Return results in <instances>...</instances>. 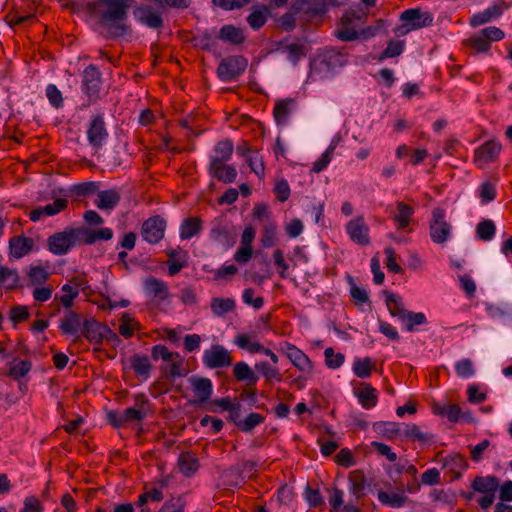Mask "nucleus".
Returning a JSON list of instances; mask_svg holds the SVG:
<instances>
[{"mask_svg":"<svg viewBox=\"0 0 512 512\" xmlns=\"http://www.w3.org/2000/svg\"><path fill=\"white\" fill-rule=\"evenodd\" d=\"M134 3L135 0H80L73 3V7L87 21L102 28L106 39H116L130 32L127 21Z\"/></svg>","mask_w":512,"mask_h":512,"instance_id":"obj_1","label":"nucleus"},{"mask_svg":"<svg viewBox=\"0 0 512 512\" xmlns=\"http://www.w3.org/2000/svg\"><path fill=\"white\" fill-rule=\"evenodd\" d=\"M81 337H84L90 344L98 346L102 345L104 341L114 346L121 342L119 336L112 329L94 318L83 320Z\"/></svg>","mask_w":512,"mask_h":512,"instance_id":"obj_2","label":"nucleus"},{"mask_svg":"<svg viewBox=\"0 0 512 512\" xmlns=\"http://www.w3.org/2000/svg\"><path fill=\"white\" fill-rule=\"evenodd\" d=\"M79 244H81V241L78 227H66L63 231L56 232L47 239L49 251L57 256L66 255Z\"/></svg>","mask_w":512,"mask_h":512,"instance_id":"obj_3","label":"nucleus"},{"mask_svg":"<svg viewBox=\"0 0 512 512\" xmlns=\"http://www.w3.org/2000/svg\"><path fill=\"white\" fill-rule=\"evenodd\" d=\"M247 66L248 60L244 56L230 55L220 61L216 73L223 82L237 81Z\"/></svg>","mask_w":512,"mask_h":512,"instance_id":"obj_4","label":"nucleus"},{"mask_svg":"<svg viewBox=\"0 0 512 512\" xmlns=\"http://www.w3.org/2000/svg\"><path fill=\"white\" fill-rule=\"evenodd\" d=\"M430 237L436 244H444L448 241L452 231V225L446 221L445 211L442 208H435L432 211L430 221Z\"/></svg>","mask_w":512,"mask_h":512,"instance_id":"obj_5","label":"nucleus"},{"mask_svg":"<svg viewBox=\"0 0 512 512\" xmlns=\"http://www.w3.org/2000/svg\"><path fill=\"white\" fill-rule=\"evenodd\" d=\"M86 133L89 144L95 150L103 147L109 136L103 114L93 115L90 118Z\"/></svg>","mask_w":512,"mask_h":512,"instance_id":"obj_6","label":"nucleus"},{"mask_svg":"<svg viewBox=\"0 0 512 512\" xmlns=\"http://www.w3.org/2000/svg\"><path fill=\"white\" fill-rule=\"evenodd\" d=\"M166 226V220L162 216L149 217L142 223L141 236L149 244H157L163 239Z\"/></svg>","mask_w":512,"mask_h":512,"instance_id":"obj_7","label":"nucleus"},{"mask_svg":"<svg viewBox=\"0 0 512 512\" xmlns=\"http://www.w3.org/2000/svg\"><path fill=\"white\" fill-rule=\"evenodd\" d=\"M345 230L350 240L360 246H368L371 243L370 228L363 215H358L349 220Z\"/></svg>","mask_w":512,"mask_h":512,"instance_id":"obj_8","label":"nucleus"},{"mask_svg":"<svg viewBox=\"0 0 512 512\" xmlns=\"http://www.w3.org/2000/svg\"><path fill=\"white\" fill-rule=\"evenodd\" d=\"M202 362L210 369L224 368L232 364V357L224 346L215 344L204 351Z\"/></svg>","mask_w":512,"mask_h":512,"instance_id":"obj_9","label":"nucleus"},{"mask_svg":"<svg viewBox=\"0 0 512 512\" xmlns=\"http://www.w3.org/2000/svg\"><path fill=\"white\" fill-rule=\"evenodd\" d=\"M102 86V77L98 68L90 64L83 71L82 90L91 99L95 101L99 98Z\"/></svg>","mask_w":512,"mask_h":512,"instance_id":"obj_10","label":"nucleus"},{"mask_svg":"<svg viewBox=\"0 0 512 512\" xmlns=\"http://www.w3.org/2000/svg\"><path fill=\"white\" fill-rule=\"evenodd\" d=\"M133 13L139 23L150 29H161L164 26L162 13L151 5H138Z\"/></svg>","mask_w":512,"mask_h":512,"instance_id":"obj_11","label":"nucleus"},{"mask_svg":"<svg viewBox=\"0 0 512 512\" xmlns=\"http://www.w3.org/2000/svg\"><path fill=\"white\" fill-rule=\"evenodd\" d=\"M192 386L194 399L191 403L196 406H202L205 403H209V400L213 393V384L209 378L200 376H191L188 379Z\"/></svg>","mask_w":512,"mask_h":512,"instance_id":"obj_12","label":"nucleus"},{"mask_svg":"<svg viewBox=\"0 0 512 512\" xmlns=\"http://www.w3.org/2000/svg\"><path fill=\"white\" fill-rule=\"evenodd\" d=\"M83 320L80 313L68 310L59 321V331L64 336H75L74 342L81 338Z\"/></svg>","mask_w":512,"mask_h":512,"instance_id":"obj_13","label":"nucleus"},{"mask_svg":"<svg viewBox=\"0 0 512 512\" xmlns=\"http://www.w3.org/2000/svg\"><path fill=\"white\" fill-rule=\"evenodd\" d=\"M501 144L495 140H488L475 150L474 161L482 168L487 163L494 162L501 151Z\"/></svg>","mask_w":512,"mask_h":512,"instance_id":"obj_14","label":"nucleus"},{"mask_svg":"<svg viewBox=\"0 0 512 512\" xmlns=\"http://www.w3.org/2000/svg\"><path fill=\"white\" fill-rule=\"evenodd\" d=\"M400 19L405 26H409L407 31L428 27L433 22V16L429 12H422L420 9H407L401 13Z\"/></svg>","mask_w":512,"mask_h":512,"instance_id":"obj_15","label":"nucleus"},{"mask_svg":"<svg viewBox=\"0 0 512 512\" xmlns=\"http://www.w3.org/2000/svg\"><path fill=\"white\" fill-rule=\"evenodd\" d=\"M507 8L508 5L503 0H497L483 12L473 15L470 19V25L473 27L483 25L492 19L498 18Z\"/></svg>","mask_w":512,"mask_h":512,"instance_id":"obj_16","label":"nucleus"},{"mask_svg":"<svg viewBox=\"0 0 512 512\" xmlns=\"http://www.w3.org/2000/svg\"><path fill=\"white\" fill-rule=\"evenodd\" d=\"M81 244L93 245L99 240L109 241L113 238V230L105 227L100 229H90L84 226L78 227Z\"/></svg>","mask_w":512,"mask_h":512,"instance_id":"obj_17","label":"nucleus"},{"mask_svg":"<svg viewBox=\"0 0 512 512\" xmlns=\"http://www.w3.org/2000/svg\"><path fill=\"white\" fill-rule=\"evenodd\" d=\"M281 351L299 370L303 372H309L311 370V362L309 358L293 344L285 342L281 346Z\"/></svg>","mask_w":512,"mask_h":512,"instance_id":"obj_18","label":"nucleus"},{"mask_svg":"<svg viewBox=\"0 0 512 512\" xmlns=\"http://www.w3.org/2000/svg\"><path fill=\"white\" fill-rule=\"evenodd\" d=\"M121 201V193L117 188L98 191L94 201L96 207L103 211H112Z\"/></svg>","mask_w":512,"mask_h":512,"instance_id":"obj_19","label":"nucleus"},{"mask_svg":"<svg viewBox=\"0 0 512 512\" xmlns=\"http://www.w3.org/2000/svg\"><path fill=\"white\" fill-rule=\"evenodd\" d=\"M129 362L130 368L140 382H144L150 377L153 366L147 355L134 354L130 357Z\"/></svg>","mask_w":512,"mask_h":512,"instance_id":"obj_20","label":"nucleus"},{"mask_svg":"<svg viewBox=\"0 0 512 512\" xmlns=\"http://www.w3.org/2000/svg\"><path fill=\"white\" fill-rule=\"evenodd\" d=\"M414 208L409 204L398 201L396 202L395 210H391V218L397 224V229L404 230L409 227L412 216L414 215Z\"/></svg>","mask_w":512,"mask_h":512,"instance_id":"obj_21","label":"nucleus"},{"mask_svg":"<svg viewBox=\"0 0 512 512\" xmlns=\"http://www.w3.org/2000/svg\"><path fill=\"white\" fill-rule=\"evenodd\" d=\"M292 11L298 15L299 20L309 21L320 13V3L316 0H295Z\"/></svg>","mask_w":512,"mask_h":512,"instance_id":"obj_22","label":"nucleus"},{"mask_svg":"<svg viewBox=\"0 0 512 512\" xmlns=\"http://www.w3.org/2000/svg\"><path fill=\"white\" fill-rule=\"evenodd\" d=\"M209 173L212 177L216 178L219 182L229 184L236 180L238 172L235 167L231 165L218 164L217 162H210Z\"/></svg>","mask_w":512,"mask_h":512,"instance_id":"obj_23","label":"nucleus"},{"mask_svg":"<svg viewBox=\"0 0 512 512\" xmlns=\"http://www.w3.org/2000/svg\"><path fill=\"white\" fill-rule=\"evenodd\" d=\"M232 375L237 382L244 385L257 384L259 380L258 374L244 361L237 362L233 365Z\"/></svg>","mask_w":512,"mask_h":512,"instance_id":"obj_24","label":"nucleus"},{"mask_svg":"<svg viewBox=\"0 0 512 512\" xmlns=\"http://www.w3.org/2000/svg\"><path fill=\"white\" fill-rule=\"evenodd\" d=\"M34 241L25 236H14L9 241L10 253L15 258H22L33 249Z\"/></svg>","mask_w":512,"mask_h":512,"instance_id":"obj_25","label":"nucleus"},{"mask_svg":"<svg viewBox=\"0 0 512 512\" xmlns=\"http://www.w3.org/2000/svg\"><path fill=\"white\" fill-rule=\"evenodd\" d=\"M218 39L232 45H240L245 41L244 31L231 24L224 25L220 28Z\"/></svg>","mask_w":512,"mask_h":512,"instance_id":"obj_26","label":"nucleus"},{"mask_svg":"<svg viewBox=\"0 0 512 512\" xmlns=\"http://www.w3.org/2000/svg\"><path fill=\"white\" fill-rule=\"evenodd\" d=\"M203 229V221L200 217H187L180 225V238L188 240L198 235Z\"/></svg>","mask_w":512,"mask_h":512,"instance_id":"obj_27","label":"nucleus"},{"mask_svg":"<svg viewBox=\"0 0 512 512\" xmlns=\"http://www.w3.org/2000/svg\"><path fill=\"white\" fill-rule=\"evenodd\" d=\"M179 471L186 477L193 476L199 469V459L191 452H183L178 458Z\"/></svg>","mask_w":512,"mask_h":512,"instance_id":"obj_28","label":"nucleus"},{"mask_svg":"<svg viewBox=\"0 0 512 512\" xmlns=\"http://www.w3.org/2000/svg\"><path fill=\"white\" fill-rule=\"evenodd\" d=\"M295 101L292 98L278 100L273 110V116L278 125H286Z\"/></svg>","mask_w":512,"mask_h":512,"instance_id":"obj_29","label":"nucleus"},{"mask_svg":"<svg viewBox=\"0 0 512 512\" xmlns=\"http://www.w3.org/2000/svg\"><path fill=\"white\" fill-rule=\"evenodd\" d=\"M346 62V55L332 47H327L322 52V63H325L328 69L342 67Z\"/></svg>","mask_w":512,"mask_h":512,"instance_id":"obj_30","label":"nucleus"},{"mask_svg":"<svg viewBox=\"0 0 512 512\" xmlns=\"http://www.w3.org/2000/svg\"><path fill=\"white\" fill-rule=\"evenodd\" d=\"M214 151L217 154L211 158L210 162H217L218 164H225L228 162L234 151L233 141L230 139H224L222 141L217 142L214 147Z\"/></svg>","mask_w":512,"mask_h":512,"instance_id":"obj_31","label":"nucleus"},{"mask_svg":"<svg viewBox=\"0 0 512 512\" xmlns=\"http://www.w3.org/2000/svg\"><path fill=\"white\" fill-rule=\"evenodd\" d=\"M403 437L423 445L433 441V435L422 432L416 424H403Z\"/></svg>","mask_w":512,"mask_h":512,"instance_id":"obj_32","label":"nucleus"},{"mask_svg":"<svg viewBox=\"0 0 512 512\" xmlns=\"http://www.w3.org/2000/svg\"><path fill=\"white\" fill-rule=\"evenodd\" d=\"M378 500L389 507L392 508H400L404 506L408 501V497L404 492H386L379 490L378 491Z\"/></svg>","mask_w":512,"mask_h":512,"instance_id":"obj_33","label":"nucleus"},{"mask_svg":"<svg viewBox=\"0 0 512 512\" xmlns=\"http://www.w3.org/2000/svg\"><path fill=\"white\" fill-rule=\"evenodd\" d=\"M210 307L215 316L222 317L236 309V302L233 298L214 297L211 299Z\"/></svg>","mask_w":512,"mask_h":512,"instance_id":"obj_34","label":"nucleus"},{"mask_svg":"<svg viewBox=\"0 0 512 512\" xmlns=\"http://www.w3.org/2000/svg\"><path fill=\"white\" fill-rule=\"evenodd\" d=\"M349 491L356 498L360 499L364 496L365 477L362 471L354 470L349 473Z\"/></svg>","mask_w":512,"mask_h":512,"instance_id":"obj_35","label":"nucleus"},{"mask_svg":"<svg viewBox=\"0 0 512 512\" xmlns=\"http://www.w3.org/2000/svg\"><path fill=\"white\" fill-rule=\"evenodd\" d=\"M144 288L148 293L154 294L162 300L167 299L169 296V288L167 284L163 280L153 276L145 280Z\"/></svg>","mask_w":512,"mask_h":512,"instance_id":"obj_36","label":"nucleus"},{"mask_svg":"<svg viewBox=\"0 0 512 512\" xmlns=\"http://www.w3.org/2000/svg\"><path fill=\"white\" fill-rule=\"evenodd\" d=\"M384 294L386 296V306L390 314L402 321L408 310L404 308L401 297L388 291H384Z\"/></svg>","mask_w":512,"mask_h":512,"instance_id":"obj_37","label":"nucleus"},{"mask_svg":"<svg viewBox=\"0 0 512 512\" xmlns=\"http://www.w3.org/2000/svg\"><path fill=\"white\" fill-rule=\"evenodd\" d=\"M8 365L9 371L7 376L13 378L14 380H20L26 376L32 368V362L30 360H18V358H15L12 362H9Z\"/></svg>","mask_w":512,"mask_h":512,"instance_id":"obj_38","label":"nucleus"},{"mask_svg":"<svg viewBox=\"0 0 512 512\" xmlns=\"http://www.w3.org/2000/svg\"><path fill=\"white\" fill-rule=\"evenodd\" d=\"M358 399L365 409L375 407L377 404V392L370 384H362L358 391Z\"/></svg>","mask_w":512,"mask_h":512,"instance_id":"obj_39","label":"nucleus"},{"mask_svg":"<svg viewBox=\"0 0 512 512\" xmlns=\"http://www.w3.org/2000/svg\"><path fill=\"white\" fill-rule=\"evenodd\" d=\"M498 486V480L493 476L476 477L472 484L473 489L482 494L495 493Z\"/></svg>","mask_w":512,"mask_h":512,"instance_id":"obj_40","label":"nucleus"},{"mask_svg":"<svg viewBox=\"0 0 512 512\" xmlns=\"http://www.w3.org/2000/svg\"><path fill=\"white\" fill-rule=\"evenodd\" d=\"M255 369L265 378L267 383L272 381L280 382L282 380V374L280 370L276 366H273L266 361L257 363L255 365Z\"/></svg>","mask_w":512,"mask_h":512,"instance_id":"obj_41","label":"nucleus"},{"mask_svg":"<svg viewBox=\"0 0 512 512\" xmlns=\"http://www.w3.org/2000/svg\"><path fill=\"white\" fill-rule=\"evenodd\" d=\"M210 236L215 242L226 247H231L235 243V236L225 226L214 227Z\"/></svg>","mask_w":512,"mask_h":512,"instance_id":"obj_42","label":"nucleus"},{"mask_svg":"<svg viewBox=\"0 0 512 512\" xmlns=\"http://www.w3.org/2000/svg\"><path fill=\"white\" fill-rule=\"evenodd\" d=\"M19 275L15 270L0 266V286L7 290L18 287Z\"/></svg>","mask_w":512,"mask_h":512,"instance_id":"obj_43","label":"nucleus"},{"mask_svg":"<svg viewBox=\"0 0 512 512\" xmlns=\"http://www.w3.org/2000/svg\"><path fill=\"white\" fill-rule=\"evenodd\" d=\"M7 23L11 28H15L17 26L22 25L26 22H34L36 21V17L34 13L23 14L20 11V8H14L6 17Z\"/></svg>","mask_w":512,"mask_h":512,"instance_id":"obj_44","label":"nucleus"},{"mask_svg":"<svg viewBox=\"0 0 512 512\" xmlns=\"http://www.w3.org/2000/svg\"><path fill=\"white\" fill-rule=\"evenodd\" d=\"M29 285L39 286L44 284L50 276V273L42 266H31L27 272Z\"/></svg>","mask_w":512,"mask_h":512,"instance_id":"obj_45","label":"nucleus"},{"mask_svg":"<svg viewBox=\"0 0 512 512\" xmlns=\"http://www.w3.org/2000/svg\"><path fill=\"white\" fill-rule=\"evenodd\" d=\"M248 402L249 406H255L258 409L266 408L265 404L262 403L260 405H257V388L256 384L252 385H244L243 389L241 390L239 396H238V402Z\"/></svg>","mask_w":512,"mask_h":512,"instance_id":"obj_46","label":"nucleus"},{"mask_svg":"<svg viewBox=\"0 0 512 512\" xmlns=\"http://www.w3.org/2000/svg\"><path fill=\"white\" fill-rule=\"evenodd\" d=\"M139 323L129 314L124 313L121 317V324L119 326V333L126 339L134 335L135 329H139Z\"/></svg>","mask_w":512,"mask_h":512,"instance_id":"obj_47","label":"nucleus"},{"mask_svg":"<svg viewBox=\"0 0 512 512\" xmlns=\"http://www.w3.org/2000/svg\"><path fill=\"white\" fill-rule=\"evenodd\" d=\"M235 343L241 349L247 350L250 353H261L264 350V345L257 341H251L250 336L247 334H238L235 338Z\"/></svg>","mask_w":512,"mask_h":512,"instance_id":"obj_48","label":"nucleus"},{"mask_svg":"<svg viewBox=\"0 0 512 512\" xmlns=\"http://www.w3.org/2000/svg\"><path fill=\"white\" fill-rule=\"evenodd\" d=\"M464 45L468 48H472L475 53L488 52L491 45L488 40L479 32L478 34L466 39Z\"/></svg>","mask_w":512,"mask_h":512,"instance_id":"obj_49","label":"nucleus"},{"mask_svg":"<svg viewBox=\"0 0 512 512\" xmlns=\"http://www.w3.org/2000/svg\"><path fill=\"white\" fill-rule=\"evenodd\" d=\"M264 421V415L256 412H251L245 418L242 419L239 430L244 433H249L253 431L255 427L264 423Z\"/></svg>","mask_w":512,"mask_h":512,"instance_id":"obj_50","label":"nucleus"},{"mask_svg":"<svg viewBox=\"0 0 512 512\" xmlns=\"http://www.w3.org/2000/svg\"><path fill=\"white\" fill-rule=\"evenodd\" d=\"M99 185L97 182L88 181L75 184L71 187L70 191L76 197H88L98 191Z\"/></svg>","mask_w":512,"mask_h":512,"instance_id":"obj_51","label":"nucleus"},{"mask_svg":"<svg viewBox=\"0 0 512 512\" xmlns=\"http://www.w3.org/2000/svg\"><path fill=\"white\" fill-rule=\"evenodd\" d=\"M496 232V226L490 219H485L477 224L476 234L483 241L491 240Z\"/></svg>","mask_w":512,"mask_h":512,"instance_id":"obj_52","label":"nucleus"},{"mask_svg":"<svg viewBox=\"0 0 512 512\" xmlns=\"http://www.w3.org/2000/svg\"><path fill=\"white\" fill-rule=\"evenodd\" d=\"M405 42L402 40H391L389 41L386 49L379 56V60L382 61L386 58L397 57L402 54L404 50Z\"/></svg>","mask_w":512,"mask_h":512,"instance_id":"obj_53","label":"nucleus"},{"mask_svg":"<svg viewBox=\"0 0 512 512\" xmlns=\"http://www.w3.org/2000/svg\"><path fill=\"white\" fill-rule=\"evenodd\" d=\"M353 371L355 375L359 378H367L370 376L372 371V362L371 359L366 357L363 359H356L353 364Z\"/></svg>","mask_w":512,"mask_h":512,"instance_id":"obj_54","label":"nucleus"},{"mask_svg":"<svg viewBox=\"0 0 512 512\" xmlns=\"http://www.w3.org/2000/svg\"><path fill=\"white\" fill-rule=\"evenodd\" d=\"M456 374L460 378H470L475 374L473 361L469 358L462 359L455 363Z\"/></svg>","mask_w":512,"mask_h":512,"instance_id":"obj_55","label":"nucleus"},{"mask_svg":"<svg viewBox=\"0 0 512 512\" xmlns=\"http://www.w3.org/2000/svg\"><path fill=\"white\" fill-rule=\"evenodd\" d=\"M267 21V9H258L253 11L248 17L247 22L249 26L254 29L258 30L262 28Z\"/></svg>","mask_w":512,"mask_h":512,"instance_id":"obj_56","label":"nucleus"},{"mask_svg":"<svg viewBox=\"0 0 512 512\" xmlns=\"http://www.w3.org/2000/svg\"><path fill=\"white\" fill-rule=\"evenodd\" d=\"M325 363L331 369L339 368L345 360L342 353H335L333 348H326L324 351Z\"/></svg>","mask_w":512,"mask_h":512,"instance_id":"obj_57","label":"nucleus"},{"mask_svg":"<svg viewBox=\"0 0 512 512\" xmlns=\"http://www.w3.org/2000/svg\"><path fill=\"white\" fill-rule=\"evenodd\" d=\"M242 300L245 304L257 310L261 309L264 305V298L262 296L255 297V290L253 288H246L243 291Z\"/></svg>","mask_w":512,"mask_h":512,"instance_id":"obj_58","label":"nucleus"},{"mask_svg":"<svg viewBox=\"0 0 512 512\" xmlns=\"http://www.w3.org/2000/svg\"><path fill=\"white\" fill-rule=\"evenodd\" d=\"M246 162L251 171L254 172L260 179L265 177V165L262 156L256 153L255 156L247 157Z\"/></svg>","mask_w":512,"mask_h":512,"instance_id":"obj_59","label":"nucleus"},{"mask_svg":"<svg viewBox=\"0 0 512 512\" xmlns=\"http://www.w3.org/2000/svg\"><path fill=\"white\" fill-rule=\"evenodd\" d=\"M151 356L154 360L162 359L163 361H171L174 356L179 357L177 352H170L164 345L157 344L151 349Z\"/></svg>","mask_w":512,"mask_h":512,"instance_id":"obj_60","label":"nucleus"},{"mask_svg":"<svg viewBox=\"0 0 512 512\" xmlns=\"http://www.w3.org/2000/svg\"><path fill=\"white\" fill-rule=\"evenodd\" d=\"M68 207V200L65 198H57L53 203L43 206L45 216H54L64 211Z\"/></svg>","mask_w":512,"mask_h":512,"instance_id":"obj_61","label":"nucleus"},{"mask_svg":"<svg viewBox=\"0 0 512 512\" xmlns=\"http://www.w3.org/2000/svg\"><path fill=\"white\" fill-rule=\"evenodd\" d=\"M29 317H30V313L26 306L17 305V306H13L10 309V319L14 325H17L19 323H22V322L28 320Z\"/></svg>","mask_w":512,"mask_h":512,"instance_id":"obj_62","label":"nucleus"},{"mask_svg":"<svg viewBox=\"0 0 512 512\" xmlns=\"http://www.w3.org/2000/svg\"><path fill=\"white\" fill-rule=\"evenodd\" d=\"M46 96L49 100V103L54 108H60L63 106V97L61 91L54 84H49L46 87Z\"/></svg>","mask_w":512,"mask_h":512,"instance_id":"obj_63","label":"nucleus"},{"mask_svg":"<svg viewBox=\"0 0 512 512\" xmlns=\"http://www.w3.org/2000/svg\"><path fill=\"white\" fill-rule=\"evenodd\" d=\"M335 462L345 468L355 465V459L350 449L342 448L334 457Z\"/></svg>","mask_w":512,"mask_h":512,"instance_id":"obj_64","label":"nucleus"}]
</instances>
